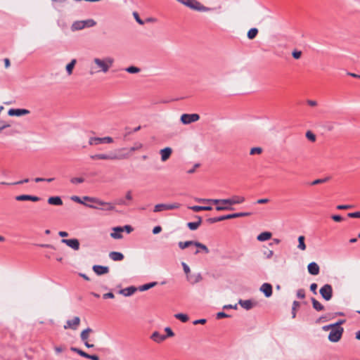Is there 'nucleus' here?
<instances>
[{
  "label": "nucleus",
  "instance_id": "1",
  "mask_svg": "<svg viewBox=\"0 0 360 360\" xmlns=\"http://www.w3.org/2000/svg\"><path fill=\"white\" fill-rule=\"evenodd\" d=\"M245 198L239 195H233L231 198L227 199H198L200 202H211L217 205L216 210L217 211L233 210L232 205L236 204H241L245 202Z\"/></svg>",
  "mask_w": 360,
  "mask_h": 360
},
{
  "label": "nucleus",
  "instance_id": "2",
  "mask_svg": "<svg viewBox=\"0 0 360 360\" xmlns=\"http://www.w3.org/2000/svg\"><path fill=\"white\" fill-rule=\"evenodd\" d=\"M83 199L86 201L96 203V205L85 204V206L89 208L103 211H112L115 210V205L112 202H105L98 198L89 196H84Z\"/></svg>",
  "mask_w": 360,
  "mask_h": 360
},
{
  "label": "nucleus",
  "instance_id": "3",
  "mask_svg": "<svg viewBox=\"0 0 360 360\" xmlns=\"http://www.w3.org/2000/svg\"><path fill=\"white\" fill-rule=\"evenodd\" d=\"M114 61V59L110 56L105 57L103 58H95L93 60V62L97 66L98 70H97L96 71H94L92 68L91 70L89 71V74L92 75L96 72H103L104 73H106L112 66Z\"/></svg>",
  "mask_w": 360,
  "mask_h": 360
},
{
  "label": "nucleus",
  "instance_id": "4",
  "mask_svg": "<svg viewBox=\"0 0 360 360\" xmlns=\"http://www.w3.org/2000/svg\"><path fill=\"white\" fill-rule=\"evenodd\" d=\"M128 158L127 155L117 154L115 151L109 153H98L90 155L91 160H117Z\"/></svg>",
  "mask_w": 360,
  "mask_h": 360
},
{
  "label": "nucleus",
  "instance_id": "5",
  "mask_svg": "<svg viewBox=\"0 0 360 360\" xmlns=\"http://www.w3.org/2000/svg\"><path fill=\"white\" fill-rule=\"evenodd\" d=\"M345 322V320H341L335 323V326L332 328L329 335L328 340L332 342H338L343 333L344 329L340 327V325L342 324Z\"/></svg>",
  "mask_w": 360,
  "mask_h": 360
},
{
  "label": "nucleus",
  "instance_id": "6",
  "mask_svg": "<svg viewBox=\"0 0 360 360\" xmlns=\"http://www.w3.org/2000/svg\"><path fill=\"white\" fill-rule=\"evenodd\" d=\"M96 25V22L93 19L84 20H77L72 23L71 26L72 31L81 30L85 27H92Z\"/></svg>",
  "mask_w": 360,
  "mask_h": 360
},
{
  "label": "nucleus",
  "instance_id": "7",
  "mask_svg": "<svg viewBox=\"0 0 360 360\" xmlns=\"http://www.w3.org/2000/svg\"><path fill=\"white\" fill-rule=\"evenodd\" d=\"M181 2L184 5L198 11H210V8L202 6L199 1L197 0H177Z\"/></svg>",
  "mask_w": 360,
  "mask_h": 360
},
{
  "label": "nucleus",
  "instance_id": "8",
  "mask_svg": "<svg viewBox=\"0 0 360 360\" xmlns=\"http://www.w3.org/2000/svg\"><path fill=\"white\" fill-rule=\"evenodd\" d=\"M181 205L178 202L170 204H158L155 205L153 212H160L165 210H171L179 208Z\"/></svg>",
  "mask_w": 360,
  "mask_h": 360
},
{
  "label": "nucleus",
  "instance_id": "9",
  "mask_svg": "<svg viewBox=\"0 0 360 360\" xmlns=\"http://www.w3.org/2000/svg\"><path fill=\"white\" fill-rule=\"evenodd\" d=\"M319 292L326 301H329L333 297V288L330 284H325L321 288Z\"/></svg>",
  "mask_w": 360,
  "mask_h": 360
},
{
  "label": "nucleus",
  "instance_id": "10",
  "mask_svg": "<svg viewBox=\"0 0 360 360\" xmlns=\"http://www.w3.org/2000/svg\"><path fill=\"white\" fill-rule=\"evenodd\" d=\"M200 119V116L198 114H183L181 116V122L184 124H189L192 122H195Z\"/></svg>",
  "mask_w": 360,
  "mask_h": 360
},
{
  "label": "nucleus",
  "instance_id": "11",
  "mask_svg": "<svg viewBox=\"0 0 360 360\" xmlns=\"http://www.w3.org/2000/svg\"><path fill=\"white\" fill-rule=\"evenodd\" d=\"M61 243L66 244L68 247L71 248L74 250H78L79 249V242L77 238L62 239Z\"/></svg>",
  "mask_w": 360,
  "mask_h": 360
},
{
  "label": "nucleus",
  "instance_id": "12",
  "mask_svg": "<svg viewBox=\"0 0 360 360\" xmlns=\"http://www.w3.org/2000/svg\"><path fill=\"white\" fill-rule=\"evenodd\" d=\"M80 323V319L78 316H75L72 320H68L66 324L64 326L65 329L71 328L76 330Z\"/></svg>",
  "mask_w": 360,
  "mask_h": 360
},
{
  "label": "nucleus",
  "instance_id": "13",
  "mask_svg": "<svg viewBox=\"0 0 360 360\" xmlns=\"http://www.w3.org/2000/svg\"><path fill=\"white\" fill-rule=\"evenodd\" d=\"M30 111L28 110L20 108H11L8 112V115L17 117L28 115Z\"/></svg>",
  "mask_w": 360,
  "mask_h": 360
},
{
  "label": "nucleus",
  "instance_id": "14",
  "mask_svg": "<svg viewBox=\"0 0 360 360\" xmlns=\"http://www.w3.org/2000/svg\"><path fill=\"white\" fill-rule=\"evenodd\" d=\"M150 338L156 343H161L166 340L167 336L160 334L158 331H154Z\"/></svg>",
  "mask_w": 360,
  "mask_h": 360
},
{
  "label": "nucleus",
  "instance_id": "15",
  "mask_svg": "<svg viewBox=\"0 0 360 360\" xmlns=\"http://www.w3.org/2000/svg\"><path fill=\"white\" fill-rule=\"evenodd\" d=\"M308 271L311 275L316 276L319 274L320 268L319 266L314 262H312L308 264Z\"/></svg>",
  "mask_w": 360,
  "mask_h": 360
},
{
  "label": "nucleus",
  "instance_id": "16",
  "mask_svg": "<svg viewBox=\"0 0 360 360\" xmlns=\"http://www.w3.org/2000/svg\"><path fill=\"white\" fill-rule=\"evenodd\" d=\"M250 214H251L250 212H237V213L223 215L222 218H223V221H224V220L238 218V217H248V216H250Z\"/></svg>",
  "mask_w": 360,
  "mask_h": 360
},
{
  "label": "nucleus",
  "instance_id": "17",
  "mask_svg": "<svg viewBox=\"0 0 360 360\" xmlns=\"http://www.w3.org/2000/svg\"><path fill=\"white\" fill-rule=\"evenodd\" d=\"M138 290V288L134 286H129L128 288L122 289L119 291V293L125 296L129 297L132 295L134 292Z\"/></svg>",
  "mask_w": 360,
  "mask_h": 360
},
{
  "label": "nucleus",
  "instance_id": "18",
  "mask_svg": "<svg viewBox=\"0 0 360 360\" xmlns=\"http://www.w3.org/2000/svg\"><path fill=\"white\" fill-rule=\"evenodd\" d=\"M260 290L266 297H269L272 295V286L269 283H263L260 287Z\"/></svg>",
  "mask_w": 360,
  "mask_h": 360
},
{
  "label": "nucleus",
  "instance_id": "19",
  "mask_svg": "<svg viewBox=\"0 0 360 360\" xmlns=\"http://www.w3.org/2000/svg\"><path fill=\"white\" fill-rule=\"evenodd\" d=\"M15 200L18 201L31 200L33 202H37L39 200V198L37 196L30 195H20L15 197Z\"/></svg>",
  "mask_w": 360,
  "mask_h": 360
},
{
  "label": "nucleus",
  "instance_id": "20",
  "mask_svg": "<svg viewBox=\"0 0 360 360\" xmlns=\"http://www.w3.org/2000/svg\"><path fill=\"white\" fill-rule=\"evenodd\" d=\"M160 153L161 155L162 161L165 162L166 160H167L169 158V157L172 153V150L171 148L167 147V148H165L160 150Z\"/></svg>",
  "mask_w": 360,
  "mask_h": 360
},
{
  "label": "nucleus",
  "instance_id": "21",
  "mask_svg": "<svg viewBox=\"0 0 360 360\" xmlns=\"http://www.w3.org/2000/svg\"><path fill=\"white\" fill-rule=\"evenodd\" d=\"M238 304L245 309L246 310H250L255 305V303H254L252 300H240L238 301Z\"/></svg>",
  "mask_w": 360,
  "mask_h": 360
},
{
  "label": "nucleus",
  "instance_id": "22",
  "mask_svg": "<svg viewBox=\"0 0 360 360\" xmlns=\"http://www.w3.org/2000/svg\"><path fill=\"white\" fill-rule=\"evenodd\" d=\"M93 270L97 275H103L108 273L109 268L108 266L101 265H94L93 266Z\"/></svg>",
  "mask_w": 360,
  "mask_h": 360
},
{
  "label": "nucleus",
  "instance_id": "23",
  "mask_svg": "<svg viewBox=\"0 0 360 360\" xmlns=\"http://www.w3.org/2000/svg\"><path fill=\"white\" fill-rule=\"evenodd\" d=\"M195 218L198 219L197 221H195V222H188L187 224V226L191 229V230H196L199 226L202 223V218L200 217V216H195Z\"/></svg>",
  "mask_w": 360,
  "mask_h": 360
},
{
  "label": "nucleus",
  "instance_id": "24",
  "mask_svg": "<svg viewBox=\"0 0 360 360\" xmlns=\"http://www.w3.org/2000/svg\"><path fill=\"white\" fill-rule=\"evenodd\" d=\"M109 257L113 261L118 262L124 259V255L121 252L113 251L110 252Z\"/></svg>",
  "mask_w": 360,
  "mask_h": 360
},
{
  "label": "nucleus",
  "instance_id": "25",
  "mask_svg": "<svg viewBox=\"0 0 360 360\" xmlns=\"http://www.w3.org/2000/svg\"><path fill=\"white\" fill-rule=\"evenodd\" d=\"M48 202L50 205H58V206L63 205V200H61V198L59 196L50 197L48 199Z\"/></svg>",
  "mask_w": 360,
  "mask_h": 360
},
{
  "label": "nucleus",
  "instance_id": "26",
  "mask_svg": "<svg viewBox=\"0 0 360 360\" xmlns=\"http://www.w3.org/2000/svg\"><path fill=\"white\" fill-rule=\"evenodd\" d=\"M113 231L123 232L126 231L127 233H130L133 231V228L130 225H125L124 226H116L112 229Z\"/></svg>",
  "mask_w": 360,
  "mask_h": 360
},
{
  "label": "nucleus",
  "instance_id": "27",
  "mask_svg": "<svg viewBox=\"0 0 360 360\" xmlns=\"http://www.w3.org/2000/svg\"><path fill=\"white\" fill-rule=\"evenodd\" d=\"M271 233L268 231H264L259 234L257 237V239L259 241H265L269 240L271 238Z\"/></svg>",
  "mask_w": 360,
  "mask_h": 360
},
{
  "label": "nucleus",
  "instance_id": "28",
  "mask_svg": "<svg viewBox=\"0 0 360 360\" xmlns=\"http://www.w3.org/2000/svg\"><path fill=\"white\" fill-rule=\"evenodd\" d=\"M313 308L318 311H323L324 309V307L322 304H321L318 300H316L315 298L312 297L311 299Z\"/></svg>",
  "mask_w": 360,
  "mask_h": 360
},
{
  "label": "nucleus",
  "instance_id": "29",
  "mask_svg": "<svg viewBox=\"0 0 360 360\" xmlns=\"http://www.w3.org/2000/svg\"><path fill=\"white\" fill-rule=\"evenodd\" d=\"M189 209L192 210L194 212H199V211H210L212 210V207L211 206H198V205H194L188 207Z\"/></svg>",
  "mask_w": 360,
  "mask_h": 360
},
{
  "label": "nucleus",
  "instance_id": "30",
  "mask_svg": "<svg viewBox=\"0 0 360 360\" xmlns=\"http://www.w3.org/2000/svg\"><path fill=\"white\" fill-rule=\"evenodd\" d=\"M158 284L157 282H151L148 283H146L144 285H140L138 288L139 291H145L148 290L153 287H155Z\"/></svg>",
  "mask_w": 360,
  "mask_h": 360
},
{
  "label": "nucleus",
  "instance_id": "31",
  "mask_svg": "<svg viewBox=\"0 0 360 360\" xmlns=\"http://www.w3.org/2000/svg\"><path fill=\"white\" fill-rule=\"evenodd\" d=\"M77 63V60L76 59H72L70 63H69L67 65H66V72L68 73V75H71L72 74V71H73V69Z\"/></svg>",
  "mask_w": 360,
  "mask_h": 360
},
{
  "label": "nucleus",
  "instance_id": "32",
  "mask_svg": "<svg viewBox=\"0 0 360 360\" xmlns=\"http://www.w3.org/2000/svg\"><path fill=\"white\" fill-rule=\"evenodd\" d=\"M304 240H305V238L304 236H300L298 237L297 248L302 251H304L307 248Z\"/></svg>",
  "mask_w": 360,
  "mask_h": 360
},
{
  "label": "nucleus",
  "instance_id": "33",
  "mask_svg": "<svg viewBox=\"0 0 360 360\" xmlns=\"http://www.w3.org/2000/svg\"><path fill=\"white\" fill-rule=\"evenodd\" d=\"M103 143L102 138L100 137H90L89 139V144L90 146H97Z\"/></svg>",
  "mask_w": 360,
  "mask_h": 360
},
{
  "label": "nucleus",
  "instance_id": "34",
  "mask_svg": "<svg viewBox=\"0 0 360 360\" xmlns=\"http://www.w3.org/2000/svg\"><path fill=\"white\" fill-rule=\"evenodd\" d=\"M92 332V330L90 328H87L86 329L84 330L80 335L81 340L82 341H86L89 338V334Z\"/></svg>",
  "mask_w": 360,
  "mask_h": 360
},
{
  "label": "nucleus",
  "instance_id": "35",
  "mask_svg": "<svg viewBox=\"0 0 360 360\" xmlns=\"http://www.w3.org/2000/svg\"><path fill=\"white\" fill-rule=\"evenodd\" d=\"M194 240H188L185 242H179L178 245L181 250H184L191 245H194Z\"/></svg>",
  "mask_w": 360,
  "mask_h": 360
},
{
  "label": "nucleus",
  "instance_id": "36",
  "mask_svg": "<svg viewBox=\"0 0 360 360\" xmlns=\"http://www.w3.org/2000/svg\"><path fill=\"white\" fill-rule=\"evenodd\" d=\"M258 34V30L257 28H251L248 32V38L250 39H253L254 38H255V37L257 36V34Z\"/></svg>",
  "mask_w": 360,
  "mask_h": 360
},
{
  "label": "nucleus",
  "instance_id": "37",
  "mask_svg": "<svg viewBox=\"0 0 360 360\" xmlns=\"http://www.w3.org/2000/svg\"><path fill=\"white\" fill-rule=\"evenodd\" d=\"M194 246L200 248L201 250H202L206 254L209 253V250H208L207 247L205 245H204L200 242L195 241Z\"/></svg>",
  "mask_w": 360,
  "mask_h": 360
},
{
  "label": "nucleus",
  "instance_id": "38",
  "mask_svg": "<svg viewBox=\"0 0 360 360\" xmlns=\"http://www.w3.org/2000/svg\"><path fill=\"white\" fill-rule=\"evenodd\" d=\"M70 350L74 352H76L79 355H80L81 356H83V357H85L87 359V356H88V354L87 353L84 352V351H82V349H78L77 347H72L70 348Z\"/></svg>",
  "mask_w": 360,
  "mask_h": 360
},
{
  "label": "nucleus",
  "instance_id": "39",
  "mask_svg": "<svg viewBox=\"0 0 360 360\" xmlns=\"http://www.w3.org/2000/svg\"><path fill=\"white\" fill-rule=\"evenodd\" d=\"M174 317L179 320H180L181 321L185 323L186 321H188V316L186 315V314H176L174 315Z\"/></svg>",
  "mask_w": 360,
  "mask_h": 360
},
{
  "label": "nucleus",
  "instance_id": "40",
  "mask_svg": "<svg viewBox=\"0 0 360 360\" xmlns=\"http://www.w3.org/2000/svg\"><path fill=\"white\" fill-rule=\"evenodd\" d=\"M300 307V302L297 301H294L292 307V317L295 319L296 316V310L297 308Z\"/></svg>",
  "mask_w": 360,
  "mask_h": 360
},
{
  "label": "nucleus",
  "instance_id": "41",
  "mask_svg": "<svg viewBox=\"0 0 360 360\" xmlns=\"http://www.w3.org/2000/svg\"><path fill=\"white\" fill-rule=\"evenodd\" d=\"M125 70L131 74L138 73L141 71L140 68L135 66H130L125 69Z\"/></svg>",
  "mask_w": 360,
  "mask_h": 360
},
{
  "label": "nucleus",
  "instance_id": "42",
  "mask_svg": "<svg viewBox=\"0 0 360 360\" xmlns=\"http://www.w3.org/2000/svg\"><path fill=\"white\" fill-rule=\"evenodd\" d=\"M262 153V148L260 147L252 148L250 151V154L253 155L255 154H261Z\"/></svg>",
  "mask_w": 360,
  "mask_h": 360
},
{
  "label": "nucleus",
  "instance_id": "43",
  "mask_svg": "<svg viewBox=\"0 0 360 360\" xmlns=\"http://www.w3.org/2000/svg\"><path fill=\"white\" fill-rule=\"evenodd\" d=\"M329 177H326V178H324V179H316L314 180V181H312L311 183V185H317V184H323V183H325L326 181H328L329 180Z\"/></svg>",
  "mask_w": 360,
  "mask_h": 360
},
{
  "label": "nucleus",
  "instance_id": "44",
  "mask_svg": "<svg viewBox=\"0 0 360 360\" xmlns=\"http://www.w3.org/2000/svg\"><path fill=\"white\" fill-rule=\"evenodd\" d=\"M84 181L82 177H74L70 179V182L73 184H82Z\"/></svg>",
  "mask_w": 360,
  "mask_h": 360
},
{
  "label": "nucleus",
  "instance_id": "45",
  "mask_svg": "<svg viewBox=\"0 0 360 360\" xmlns=\"http://www.w3.org/2000/svg\"><path fill=\"white\" fill-rule=\"evenodd\" d=\"M143 147L142 143H135L134 145L130 148L129 151L134 152L138 150H140Z\"/></svg>",
  "mask_w": 360,
  "mask_h": 360
},
{
  "label": "nucleus",
  "instance_id": "46",
  "mask_svg": "<svg viewBox=\"0 0 360 360\" xmlns=\"http://www.w3.org/2000/svg\"><path fill=\"white\" fill-rule=\"evenodd\" d=\"M207 221L210 224H213V223L223 221V218H222V216H220L218 217L209 218Z\"/></svg>",
  "mask_w": 360,
  "mask_h": 360
},
{
  "label": "nucleus",
  "instance_id": "47",
  "mask_svg": "<svg viewBox=\"0 0 360 360\" xmlns=\"http://www.w3.org/2000/svg\"><path fill=\"white\" fill-rule=\"evenodd\" d=\"M306 137L311 141L314 142L316 141V136L311 131H308L306 133Z\"/></svg>",
  "mask_w": 360,
  "mask_h": 360
},
{
  "label": "nucleus",
  "instance_id": "48",
  "mask_svg": "<svg viewBox=\"0 0 360 360\" xmlns=\"http://www.w3.org/2000/svg\"><path fill=\"white\" fill-rule=\"evenodd\" d=\"M122 232L114 231L110 233V236L114 239H121L122 238Z\"/></svg>",
  "mask_w": 360,
  "mask_h": 360
},
{
  "label": "nucleus",
  "instance_id": "49",
  "mask_svg": "<svg viewBox=\"0 0 360 360\" xmlns=\"http://www.w3.org/2000/svg\"><path fill=\"white\" fill-rule=\"evenodd\" d=\"M114 205H128V203L127 202L126 200L119 198L115 200Z\"/></svg>",
  "mask_w": 360,
  "mask_h": 360
},
{
  "label": "nucleus",
  "instance_id": "50",
  "mask_svg": "<svg viewBox=\"0 0 360 360\" xmlns=\"http://www.w3.org/2000/svg\"><path fill=\"white\" fill-rule=\"evenodd\" d=\"M297 297L300 299L305 297V290L304 289H299L297 291Z\"/></svg>",
  "mask_w": 360,
  "mask_h": 360
},
{
  "label": "nucleus",
  "instance_id": "51",
  "mask_svg": "<svg viewBox=\"0 0 360 360\" xmlns=\"http://www.w3.org/2000/svg\"><path fill=\"white\" fill-rule=\"evenodd\" d=\"M71 200H72V201L76 202L79 203V204H83V205H85V204H86L85 202H84L82 201V200L79 197H78V196H77V195H72V196L71 197Z\"/></svg>",
  "mask_w": 360,
  "mask_h": 360
},
{
  "label": "nucleus",
  "instance_id": "52",
  "mask_svg": "<svg viewBox=\"0 0 360 360\" xmlns=\"http://www.w3.org/2000/svg\"><path fill=\"white\" fill-rule=\"evenodd\" d=\"M266 259H270L274 255V252L271 250H266L263 252Z\"/></svg>",
  "mask_w": 360,
  "mask_h": 360
},
{
  "label": "nucleus",
  "instance_id": "53",
  "mask_svg": "<svg viewBox=\"0 0 360 360\" xmlns=\"http://www.w3.org/2000/svg\"><path fill=\"white\" fill-rule=\"evenodd\" d=\"M133 15L136 20V21L139 24V25H143L144 24V22L139 18V14L136 13V12H134L133 13Z\"/></svg>",
  "mask_w": 360,
  "mask_h": 360
},
{
  "label": "nucleus",
  "instance_id": "54",
  "mask_svg": "<svg viewBox=\"0 0 360 360\" xmlns=\"http://www.w3.org/2000/svg\"><path fill=\"white\" fill-rule=\"evenodd\" d=\"M103 143H112L113 139L110 136L102 137Z\"/></svg>",
  "mask_w": 360,
  "mask_h": 360
},
{
  "label": "nucleus",
  "instance_id": "55",
  "mask_svg": "<svg viewBox=\"0 0 360 360\" xmlns=\"http://www.w3.org/2000/svg\"><path fill=\"white\" fill-rule=\"evenodd\" d=\"M165 331L167 333V335H165L167 337H173L174 335V333L172 330V329L169 327H166L165 328Z\"/></svg>",
  "mask_w": 360,
  "mask_h": 360
},
{
  "label": "nucleus",
  "instance_id": "56",
  "mask_svg": "<svg viewBox=\"0 0 360 360\" xmlns=\"http://www.w3.org/2000/svg\"><path fill=\"white\" fill-rule=\"evenodd\" d=\"M347 215L351 218H360V212H350Z\"/></svg>",
  "mask_w": 360,
  "mask_h": 360
},
{
  "label": "nucleus",
  "instance_id": "57",
  "mask_svg": "<svg viewBox=\"0 0 360 360\" xmlns=\"http://www.w3.org/2000/svg\"><path fill=\"white\" fill-rule=\"evenodd\" d=\"M292 56L295 59H299L302 56V52L300 51H294L292 53Z\"/></svg>",
  "mask_w": 360,
  "mask_h": 360
},
{
  "label": "nucleus",
  "instance_id": "58",
  "mask_svg": "<svg viewBox=\"0 0 360 360\" xmlns=\"http://www.w3.org/2000/svg\"><path fill=\"white\" fill-rule=\"evenodd\" d=\"M352 206L350 205H340L337 206L338 210H348L352 208Z\"/></svg>",
  "mask_w": 360,
  "mask_h": 360
},
{
  "label": "nucleus",
  "instance_id": "59",
  "mask_svg": "<svg viewBox=\"0 0 360 360\" xmlns=\"http://www.w3.org/2000/svg\"><path fill=\"white\" fill-rule=\"evenodd\" d=\"M181 264H182V266H183L185 274L186 275H188L191 271L189 266L185 262H182Z\"/></svg>",
  "mask_w": 360,
  "mask_h": 360
},
{
  "label": "nucleus",
  "instance_id": "60",
  "mask_svg": "<svg viewBox=\"0 0 360 360\" xmlns=\"http://www.w3.org/2000/svg\"><path fill=\"white\" fill-rule=\"evenodd\" d=\"M317 284L314 283H311V285H310V290L314 293V294H316L317 292H316V289H317Z\"/></svg>",
  "mask_w": 360,
  "mask_h": 360
},
{
  "label": "nucleus",
  "instance_id": "61",
  "mask_svg": "<svg viewBox=\"0 0 360 360\" xmlns=\"http://www.w3.org/2000/svg\"><path fill=\"white\" fill-rule=\"evenodd\" d=\"M114 297H115L114 294L112 292H110L105 293L103 295V297L104 299H108V298L112 299V298H114Z\"/></svg>",
  "mask_w": 360,
  "mask_h": 360
},
{
  "label": "nucleus",
  "instance_id": "62",
  "mask_svg": "<svg viewBox=\"0 0 360 360\" xmlns=\"http://www.w3.org/2000/svg\"><path fill=\"white\" fill-rule=\"evenodd\" d=\"M162 231V227L160 226H155L153 229V234H158L160 233Z\"/></svg>",
  "mask_w": 360,
  "mask_h": 360
},
{
  "label": "nucleus",
  "instance_id": "63",
  "mask_svg": "<svg viewBox=\"0 0 360 360\" xmlns=\"http://www.w3.org/2000/svg\"><path fill=\"white\" fill-rule=\"evenodd\" d=\"M229 316L224 312H218L217 314V319H221V318H225V317H229Z\"/></svg>",
  "mask_w": 360,
  "mask_h": 360
},
{
  "label": "nucleus",
  "instance_id": "64",
  "mask_svg": "<svg viewBox=\"0 0 360 360\" xmlns=\"http://www.w3.org/2000/svg\"><path fill=\"white\" fill-rule=\"evenodd\" d=\"M331 218L335 221H341L342 220V217L340 215H332L331 216Z\"/></svg>",
  "mask_w": 360,
  "mask_h": 360
}]
</instances>
